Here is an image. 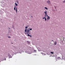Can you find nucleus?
Masks as SVG:
<instances>
[{"instance_id": "1", "label": "nucleus", "mask_w": 65, "mask_h": 65, "mask_svg": "<svg viewBox=\"0 0 65 65\" xmlns=\"http://www.w3.org/2000/svg\"><path fill=\"white\" fill-rule=\"evenodd\" d=\"M25 32H26V33L27 34H31V32H30V31L29 28H28L27 31L26 29H25Z\"/></svg>"}, {"instance_id": "2", "label": "nucleus", "mask_w": 65, "mask_h": 65, "mask_svg": "<svg viewBox=\"0 0 65 65\" xmlns=\"http://www.w3.org/2000/svg\"><path fill=\"white\" fill-rule=\"evenodd\" d=\"M47 3L49 4H51V2H50V0L47 1Z\"/></svg>"}, {"instance_id": "3", "label": "nucleus", "mask_w": 65, "mask_h": 65, "mask_svg": "<svg viewBox=\"0 0 65 65\" xmlns=\"http://www.w3.org/2000/svg\"><path fill=\"white\" fill-rule=\"evenodd\" d=\"M44 13L45 14V17H46V14H47V11H46L45 12H44Z\"/></svg>"}, {"instance_id": "4", "label": "nucleus", "mask_w": 65, "mask_h": 65, "mask_svg": "<svg viewBox=\"0 0 65 65\" xmlns=\"http://www.w3.org/2000/svg\"><path fill=\"white\" fill-rule=\"evenodd\" d=\"M50 17L49 16H48V17H47V20H48H48H50Z\"/></svg>"}, {"instance_id": "5", "label": "nucleus", "mask_w": 65, "mask_h": 65, "mask_svg": "<svg viewBox=\"0 0 65 65\" xmlns=\"http://www.w3.org/2000/svg\"><path fill=\"white\" fill-rule=\"evenodd\" d=\"M57 44V42H54V45H56V44Z\"/></svg>"}, {"instance_id": "6", "label": "nucleus", "mask_w": 65, "mask_h": 65, "mask_svg": "<svg viewBox=\"0 0 65 65\" xmlns=\"http://www.w3.org/2000/svg\"><path fill=\"white\" fill-rule=\"evenodd\" d=\"M15 5H16V6H18V4H17L16 3H15Z\"/></svg>"}, {"instance_id": "7", "label": "nucleus", "mask_w": 65, "mask_h": 65, "mask_svg": "<svg viewBox=\"0 0 65 65\" xmlns=\"http://www.w3.org/2000/svg\"><path fill=\"white\" fill-rule=\"evenodd\" d=\"M45 9H46V10H47V9H47V7H45Z\"/></svg>"}, {"instance_id": "8", "label": "nucleus", "mask_w": 65, "mask_h": 65, "mask_svg": "<svg viewBox=\"0 0 65 65\" xmlns=\"http://www.w3.org/2000/svg\"><path fill=\"white\" fill-rule=\"evenodd\" d=\"M16 12H17L18 11L17 10V8H16Z\"/></svg>"}, {"instance_id": "9", "label": "nucleus", "mask_w": 65, "mask_h": 65, "mask_svg": "<svg viewBox=\"0 0 65 65\" xmlns=\"http://www.w3.org/2000/svg\"><path fill=\"white\" fill-rule=\"evenodd\" d=\"M27 36H30V35L29 34H27Z\"/></svg>"}, {"instance_id": "10", "label": "nucleus", "mask_w": 65, "mask_h": 65, "mask_svg": "<svg viewBox=\"0 0 65 65\" xmlns=\"http://www.w3.org/2000/svg\"><path fill=\"white\" fill-rule=\"evenodd\" d=\"M8 56L9 57H10V54H8Z\"/></svg>"}, {"instance_id": "11", "label": "nucleus", "mask_w": 65, "mask_h": 65, "mask_svg": "<svg viewBox=\"0 0 65 65\" xmlns=\"http://www.w3.org/2000/svg\"><path fill=\"white\" fill-rule=\"evenodd\" d=\"M51 54H54V52H51Z\"/></svg>"}, {"instance_id": "12", "label": "nucleus", "mask_w": 65, "mask_h": 65, "mask_svg": "<svg viewBox=\"0 0 65 65\" xmlns=\"http://www.w3.org/2000/svg\"><path fill=\"white\" fill-rule=\"evenodd\" d=\"M28 28V27H25V29H27V28Z\"/></svg>"}, {"instance_id": "13", "label": "nucleus", "mask_w": 65, "mask_h": 65, "mask_svg": "<svg viewBox=\"0 0 65 65\" xmlns=\"http://www.w3.org/2000/svg\"><path fill=\"white\" fill-rule=\"evenodd\" d=\"M14 9L15 10V7H14Z\"/></svg>"}, {"instance_id": "14", "label": "nucleus", "mask_w": 65, "mask_h": 65, "mask_svg": "<svg viewBox=\"0 0 65 65\" xmlns=\"http://www.w3.org/2000/svg\"><path fill=\"white\" fill-rule=\"evenodd\" d=\"M45 17L44 18H42L43 19H45Z\"/></svg>"}, {"instance_id": "15", "label": "nucleus", "mask_w": 65, "mask_h": 65, "mask_svg": "<svg viewBox=\"0 0 65 65\" xmlns=\"http://www.w3.org/2000/svg\"><path fill=\"white\" fill-rule=\"evenodd\" d=\"M32 28H31L29 29V30H32Z\"/></svg>"}, {"instance_id": "16", "label": "nucleus", "mask_w": 65, "mask_h": 65, "mask_svg": "<svg viewBox=\"0 0 65 65\" xmlns=\"http://www.w3.org/2000/svg\"><path fill=\"white\" fill-rule=\"evenodd\" d=\"M45 21H46V18H45Z\"/></svg>"}, {"instance_id": "17", "label": "nucleus", "mask_w": 65, "mask_h": 65, "mask_svg": "<svg viewBox=\"0 0 65 65\" xmlns=\"http://www.w3.org/2000/svg\"><path fill=\"white\" fill-rule=\"evenodd\" d=\"M8 37L9 38H10V37L9 36Z\"/></svg>"}, {"instance_id": "18", "label": "nucleus", "mask_w": 65, "mask_h": 65, "mask_svg": "<svg viewBox=\"0 0 65 65\" xmlns=\"http://www.w3.org/2000/svg\"><path fill=\"white\" fill-rule=\"evenodd\" d=\"M36 50H34V52H36Z\"/></svg>"}, {"instance_id": "19", "label": "nucleus", "mask_w": 65, "mask_h": 65, "mask_svg": "<svg viewBox=\"0 0 65 65\" xmlns=\"http://www.w3.org/2000/svg\"><path fill=\"white\" fill-rule=\"evenodd\" d=\"M63 40H64V37H63Z\"/></svg>"}, {"instance_id": "20", "label": "nucleus", "mask_w": 65, "mask_h": 65, "mask_svg": "<svg viewBox=\"0 0 65 65\" xmlns=\"http://www.w3.org/2000/svg\"><path fill=\"white\" fill-rule=\"evenodd\" d=\"M46 17H48V15H46Z\"/></svg>"}, {"instance_id": "21", "label": "nucleus", "mask_w": 65, "mask_h": 65, "mask_svg": "<svg viewBox=\"0 0 65 65\" xmlns=\"http://www.w3.org/2000/svg\"><path fill=\"white\" fill-rule=\"evenodd\" d=\"M63 2H65V0L64 1H63Z\"/></svg>"}, {"instance_id": "22", "label": "nucleus", "mask_w": 65, "mask_h": 65, "mask_svg": "<svg viewBox=\"0 0 65 65\" xmlns=\"http://www.w3.org/2000/svg\"><path fill=\"white\" fill-rule=\"evenodd\" d=\"M30 37H31V36H30Z\"/></svg>"}, {"instance_id": "23", "label": "nucleus", "mask_w": 65, "mask_h": 65, "mask_svg": "<svg viewBox=\"0 0 65 65\" xmlns=\"http://www.w3.org/2000/svg\"><path fill=\"white\" fill-rule=\"evenodd\" d=\"M5 60H6V58H5Z\"/></svg>"}, {"instance_id": "24", "label": "nucleus", "mask_w": 65, "mask_h": 65, "mask_svg": "<svg viewBox=\"0 0 65 65\" xmlns=\"http://www.w3.org/2000/svg\"><path fill=\"white\" fill-rule=\"evenodd\" d=\"M31 17H32V16H31Z\"/></svg>"}, {"instance_id": "25", "label": "nucleus", "mask_w": 65, "mask_h": 65, "mask_svg": "<svg viewBox=\"0 0 65 65\" xmlns=\"http://www.w3.org/2000/svg\"><path fill=\"white\" fill-rule=\"evenodd\" d=\"M52 41H53V40H52Z\"/></svg>"}, {"instance_id": "26", "label": "nucleus", "mask_w": 65, "mask_h": 65, "mask_svg": "<svg viewBox=\"0 0 65 65\" xmlns=\"http://www.w3.org/2000/svg\"><path fill=\"white\" fill-rule=\"evenodd\" d=\"M12 44H13V43H12Z\"/></svg>"}, {"instance_id": "27", "label": "nucleus", "mask_w": 65, "mask_h": 65, "mask_svg": "<svg viewBox=\"0 0 65 65\" xmlns=\"http://www.w3.org/2000/svg\"><path fill=\"white\" fill-rule=\"evenodd\" d=\"M9 29H10V28H9Z\"/></svg>"}]
</instances>
